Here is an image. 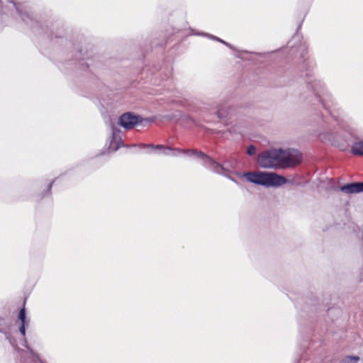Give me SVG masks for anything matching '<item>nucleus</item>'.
<instances>
[{
	"mask_svg": "<svg viewBox=\"0 0 363 363\" xmlns=\"http://www.w3.org/2000/svg\"><path fill=\"white\" fill-rule=\"evenodd\" d=\"M280 150L281 168H286L298 164L301 161V154L295 149H279Z\"/></svg>",
	"mask_w": 363,
	"mask_h": 363,
	"instance_id": "7ed1b4c3",
	"label": "nucleus"
},
{
	"mask_svg": "<svg viewBox=\"0 0 363 363\" xmlns=\"http://www.w3.org/2000/svg\"><path fill=\"white\" fill-rule=\"evenodd\" d=\"M21 18L26 23H29L30 20L32 19V17L30 16V14L27 11L21 13Z\"/></svg>",
	"mask_w": 363,
	"mask_h": 363,
	"instance_id": "9b49d317",
	"label": "nucleus"
},
{
	"mask_svg": "<svg viewBox=\"0 0 363 363\" xmlns=\"http://www.w3.org/2000/svg\"><path fill=\"white\" fill-rule=\"evenodd\" d=\"M359 360L357 356H347L344 359V363H357Z\"/></svg>",
	"mask_w": 363,
	"mask_h": 363,
	"instance_id": "9d476101",
	"label": "nucleus"
},
{
	"mask_svg": "<svg viewBox=\"0 0 363 363\" xmlns=\"http://www.w3.org/2000/svg\"><path fill=\"white\" fill-rule=\"evenodd\" d=\"M247 153L249 155H254L256 153V148L253 145H250L247 147Z\"/></svg>",
	"mask_w": 363,
	"mask_h": 363,
	"instance_id": "f8f14e48",
	"label": "nucleus"
},
{
	"mask_svg": "<svg viewBox=\"0 0 363 363\" xmlns=\"http://www.w3.org/2000/svg\"><path fill=\"white\" fill-rule=\"evenodd\" d=\"M195 153L200 157L204 162V163L210 168H211L215 172L220 174L225 175V169L219 164L214 162L208 156L205 155L202 152H195Z\"/></svg>",
	"mask_w": 363,
	"mask_h": 363,
	"instance_id": "20e7f679",
	"label": "nucleus"
},
{
	"mask_svg": "<svg viewBox=\"0 0 363 363\" xmlns=\"http://www.w3.org/2000/svg\"><path fill=\"white\" fill-rule=\"evenodd\" d=\"M119 123L125 129H130L138 123V117L130 113H126L121 116Z\"/></svg>",
	"mask_w": 363,
	"mask_h": 363,
	"instance_id": "39448f33",
	"label": "nucleus"
},
{
	"mask_svg": "<svg viewBox=\"0 0 363 363\" xmlns=\"http://www.w3.org/2000/svg\"><path fill=\"white\" fill-rule=\"evenodd\" d=\"M280 154L279 149L265 150L258 155L257 164L264 169H279L281 168Z\"/></svg>",
	"mask_w": 363,
	"mask_h": 363,
	"instance_id": "f03ea898",
	"label": "nucleus"
},
{
	"mask_svg": "<svg viewBox=\"0 0 363 363\" xmlns=\"http://www.w3.org/2000/svg\"><path fill=\"white\" fill-rule=\"evenodd\" d=\"M242 177L250 183L266 187H279L287 182L284 177L269 172H247Z\"/></svg>",
	"mask_w": 363,
	"mask_h": 363,
	"instance_id": "f257e3e1",
	"label": "nucleus"
},
{
	"mask_svg": "<svg viewBox=\"0 0 363 363\" xmlns=\"http://www.w3.org/2000/svg\"><path fill=\"white\" fill-rule=\"evenodd\" d=\"M340 191L345 194H357L363 191V182L349 184L340 187Z\"/></svg>",
	"mask_w": 363,
	"mask_h": 363,
	"instance_id": "423d86ee",
	"label": "nucleus"
},
{
	"mask_svg": "<svg viewBox=\"0 0 363 363\" xmlns=\"http://www.w3.org/2000/svg\"><path fill=\"white\" fill-rule=\"evenodd\" d=\"M26 347L28 348V351L30 352V355L33 357H36V358H38V356L37 354H35L29 347H28L26 345Z\"/></svg>",
	"mask_w": 363,
	"mask_h": 363,
	"instance_id": "4468645a",
	"label": "nucleus"
},
{
	"mask_svg": "<svg viewBox=\"0 0 363 363\" xmlns=\"http://www.w3.org/2000/svg\"><path fill=\"white\" fill-rule=\"evenodd\" d=\"M150 147H152V148L162 149V150H163V153L165 155H169L171 152L174 151V150H172L169 147H164L162 145H157L155 147L152 145H150Z\"/></svg>",
	"mask_w": 363,
	"mask_h": 363,
	"instance_id": "1a4fd4ad",
	"label": "nucleus"
},
{
	"mask_svg": "<svg viewBox=\"0 0 363 363\" xmlns=\"http://www.w3.org/2000/svg\"><path fill=\"white\" fill-rule=\"evenodd\" d=\"M211 38L212 39H214V40H218V41H219V42H220V43H223L224 45H227V46H228V47H229L230 48H233V47H232V45H230L229 43H228L225 42L224 40H221V39H219V38H217V37L211 36Z\"/></svg>",
	"mask_w": 363,
	"mask_h": 363,
	"instance_id": "ddd939ff",
	"label": "nucleus"
},
{
	"mask_svg": "<svg viewBox=\"0 0 363 363\" xmlns=\"http://www.w3.org/2000/svg\"><path fill=\"white\" fill-rule=\"evenodd\" d=\"M19 319L21 320L22 325L20 328V332L24 336L26 334V311L25 308H22L19 312L18 315Z\"/></svg>",
	"mask_w": 363,
	"mask_h": 363,
	"instance_id": "6e6552de",
	"label": "nucleus"
},
{
	"mask_svg": "<svg viewBox=\"0 0 363 363\" xmlns=\"http://www.w3.org/2000/svg\"><path fill=\"white\" fill-rule=\"evenodd\" d=\"M352 154L358 156H363V140L354 142L351 147Z\"/></svg>",
	"mask_w": 363,
	"mask_h": 363,
	"instance_id": "0eeeda50",
	"label": "nucleus"
}]
</instances>
